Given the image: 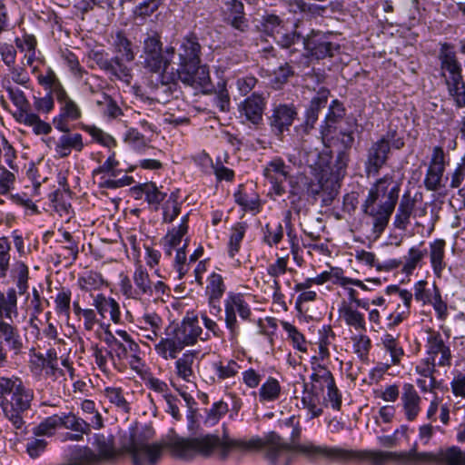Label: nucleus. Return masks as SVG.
<instances>
[{"instance_id": "obj_1", "label": "nucleus", "mask_w": 465, "mask_h": 465, "mask_svg": "<svg viewBox=\"0 0 465 465\" xmlns=\"http://www.w3.org/2000/svg\"><path fill=\"white\" fill-rule=\"evenodd\" d=\"M302 433L301 427L297 424L293 427L291 439L292 443L285 442L281 436L275 432H270L263 441L260 438L250 440H222L214 435H205L199 438L183 440L177 444V451L183 459H191L195 454L208 457L216 454L221 460H225L230 451L233 449L240 450H252L262 447L266 450V459L272 464L284 462L289 465L293 459V452L304 455L309 460H316L324 455L311 456L301 450V447L313 446L316 448H328L327 446H316L312 443L299 444L297 440Z\"/></svg>"}, {"instance_id": "obj_24", "label": "nucleus", "mask_w": 465, "mask_h": 465, "mask_svg": "<svg viewBox=\"0 0 465 465\" xmlns=\"http://www.w3.org/2000/svg\"><path fill=\"white\" fill-rule=\"evenodd\" d=\"M436 364L435 361L428 358L415 368L416 372L420 376L417 379V385L423 392H432L438 386V381L433 376L436 371Z\"/></svg>"}, {"instance_id": "obj_13", "label": "nucleus", "mask_w": 465, "mask_h": 465, "mask_svg": "<svg viewBox=\"0 0 465 465\" xmlns=\"http://www.w3.org/2000/svg\"><path fill=\"white\" fill-rule=\"evenodd\" d=\"M188 231L183 228L173 227L163 238L165 253L172 255L173 250H176L174 267L178 272V278L182 279L189 270V263H186L185 248L188 245L189 238L186 237Z\"/></svg>"}, {"instance_id": "obj_23", "label": "nucleus", "mask_w": 465, "mask_h": 465, "mask_svg": "<svg viewBox=\"0 0 465 465\" xmlns=\"http://www.w3.org/2000/svg\"><path fill=\"white\" fill-rule=\"evenodd\" d=\"M183 349V345L170 327L165 331V337H161L160 341L154 343L156 354L165 361L176 359Z\"/></svg>"}, {"instance_id": "obj_43", "label": "nucleus", "mask_w": 465, "mask_h": 465, "mask_svg": "<svg viewBox=\"0 0 465 465\" xmlns=\"http://www.w3.org/2000/svg\"><path fill=\"white\" fill-rule=\"evenodd\" d=\"M282 387L278 380L269 377L259 389V401L261 402L275 401L280 398Z\"/></svg>"}, {"instance_id": "obj_52", "label": "nucleus", "mask_w": 465, "mask_h": 465, "mask_svg": "<svg viewBox=\"0 0 465 465\" xmlns=\"http://www.w3.org/2000/svg\"><path fill=\"white\" fill-rule=\"evenodd\" d=\"M327 103V92L322 91L318 96L312 99L309 109L306 114V124L312 126L318 119V113Z\"/></svg>"}, {"instance_id": "obj_6", "label": "nucleus", "mask_w": 465, "mask_h": 465, "mask_svg": "<svg viewBox=\"0 0 465 465\" xmlns=\"http://www.w3.org/2000/svg\"><path fill=\"white\" fill-rule=\"evenodd\" d=\"M111 47L114 55L109 57L104 51L94 54V61L99 68L110 77L130 84L133 79V68L130 64L135 59V48L132 41L123 31L112 35Z\"/></svg>"}, {"instance_id": "obj_37", "label": "nucleus", "mask_w": 465, "mask_h": 465, "mask_svg": "<svg viewBox=\"0 0 465 465\" xmlns=\"http://www.w3.org/2000/svg\"><path fill=\"white\" fill-rule=\"evenodd\" d=\"M196 355V351H187L175 361L176 375L186 382H193L194 378L193 365Z\"/></svg>"}, {"instance_id": "obj_54", "label": "nucleus", "mask_w": 465, "mask_h": 465, "mask_svg": "<svg viewBox=\"0 0 465 465\" xmlns=\"http://www.w3.org/2000/svg\"><path fill=\"white\" fill-rule=\"evenodd\" d=\"M282 329L287 332L288 338L292 341L295 349L302 352L307 351L306 341L298 329L288 322H282Z\"/></svg>"}, {"instance_id": "obj_16", "label": "nucleus", "mask_w": 465, "mask_h": 465, "mask_svg": "<svg viewBox=\"0 0 465 465\" xmlns=\"http://www.w3.org/2000/svg\"><path fill=\"white\" fill-rule=\"evenodd\" d=\"M291 167L281 158H274L263 169V175L272 185L273 193L281 196L285 193L284 183L289 179Z\"/></svg>"}, {"instance_id": "obj_33", "label": "nucleus", "mask_w": 465, "mask_h": 465, "mask_svg": "<svg viewBox=\"0 0 465 465\" xmlns=\"http://www.w3.org/2000/svg\"><path fill=\"white\" fill-rule=\"evenodd\" d=\"M16 120L26 126L32 127L33 132L36 135L48 134L52 132L50 124L43 121L40 116L31 112L16 113Z\"/></svg>"}, {"instance_id": "obj_46", "label": "nucleus", "mask_w": 465, "mask_h": 465, "mask_svg": "<svg viewBox=\"0 0 465 465\" xmlns=\"http://www.w3.org/2000/svg\"><path fill=\"white\" fill-rule=\"evenodd\" d=\"M37 80L38 84L45 89H48L49 92L53 93L54 96L64 90V87L63 86L59 78L50 67L47 68L45 74H39L37 76Z\"/></svg>"}, {"instance_id": "obj_9", "label": "nucleus", "mask_w": 465, "mask_h": 465, "mask_svg": "<svg viewBox=\"0 0 465 465\" xmlns=\"http://www.w3.org/2000/svg\"><path fill=\"white\" fill-rule=\"evenodd\" d=\"M174 54L175 48L173 46L163 48L161 35L157 32L151 31L146 34L143 41L141 55L143 58V65L151 73H162L163 84H168L165 83L169 79V76H167V69L171 65Z\"/></svg>"}, {"instance_id": "obj_41", "label": "nucleus", "mask_w": 465, "mask_h": 465, "mask_svg": "<svg viewBox=\"0 0 465 465\" xmlns=\"http://www.w3.org/2000/svg\"><path fill=\"white\" fill-rule=\"evenodd\" d=\"M1 84L2 86L8 93L9 98L11 99L13 104L17 107V113L28 112L29 102L26 99L25 93L19 88L13 87L7 76H3Z\"/></svg>"}, {"instance_id": "obj_49", "label": "nucleus", "mask_w": 465, "mask_h": 465, "mask_svg": "<svg viewBox=\"0 0 465 465\" xmlns=\"http://www.w3.org/2000/svg\"><path fill=\"white\" fill-rule=\"evenodd\" d=\"M104 397L116 408L124 413L130 411L129 403L124 396L123 390L118 387H106L104 390Z\"/></svg>"}, {"instance_id": "obj_17", "label": "nucleus", "mask_w": 465, "mask_h": 465, "mask_svg": "<svg viewBox=\"0 0 465 465\" xmlns=\"http://www.w3.org/2000/svg\"><path fill=\"white\" fill-rule=\"evenodd\" d=\"M303 45L309 55L316 59H324L333 55L339 46L333 45L329 36L322 33H312L303 39Z\"/></svg>"}, {"instance_id": "obj_29", "label": "nucleus", "mask_w": 465, "mask_h": 465, "mask_svg": "<svg viewBox=\"0 0 465 465\" xmlns=\"http://www.w3.org/2000/svg\"><path fill=\"white\" fill-rule=\"evenodd\" d=\"M312 371L311 381L304 383L303 386L323 394L324 389L332 385L334 378L331 372L321 364L313 366Z\"/></svg>"}, {"instance_id": "obj_11", "label": "nucleus", "mask_w": 465, "mask_h": 465, "mask_svg": "<svg viewBox=\"0 0 465 465\" xmlns=\"http://www.w3.org/2000/svg\"><path fill=\"white\" fill-rule=\"evenodd\" d=\"M224 322L231 341L240 335L241 326L237 315L242 322L251 321L252 310L244 295L239 292H229L223 302Z\"/></svg>"}, {"instance_id": "obj_34", "label": "nucleus", "mask_w": 465, "mask_h": 465, "mask_svg": "<svg viewBox=\"0 0 465 465\" xmlns=\"http://www.w3.org/2000/svg\"><path fill=\"white\" fill-rule=\"evenodd\" d=\"M430 454L434 459L427 464L465 465V453L457 447L440 450L436 453L430 452Z\"/></svg>"}, {"instance_id": "obj_25", "label": "nucleus", "mask_w": 465, "mask_h": 465, "mask_svg": "<svg viewBox=\"0 0 465 465\" xmlns=\"http://www.w3.org/2000/svg\"><path fill=\"white\" fill-rule=\"evenodd\" d=\"M405 417L408 420H413L420 411L421 399L411 383H405L402 387L401 397Z\"/></svg>"}, {"instance_id": "obj_12", "label": "nucleus", "mask_w": 465, "mask_h": 465, "mask_svg": "<svg viewBox=\"0 0 465 465\" xmlns=\"http://www.w3.org/2000/svg\"><path fill=\"white\" fill-rule=\"evenodd\" d=\"M339 160L341 163H337L338 171L337 174H333L329 163H308V165L312 169L314 179L317 183L312 180L308 185V193L316 195L321 192H326L331 194L336 187L337 178L347 165V155L345 153L339 154Z\"/></svg>"}, {"instance_id": "obj_8", "label": "nucleus", "mask_w": 465, "mask_h": 465, "mask_svg": "<svg viewBox=\"0 0 465 465\" xmlns=\"http://www.w3.org/2000/svg\"><path fill=\"white\" fill-rule=\"evenodd\" d=\"M440 74L447 85L448 94L454 100L458 108L465 107V82L462 76L461 64L454 48L450 44L440 45L439 52Z\"/></svg>"}, {"instance_id": "obj_32", "label": "nucleus", "mask_w": 465, "mask_h": 465, "mask_svg": "<svg viewBox=\"0 0 465 465\" xmlns=\"http://www.w3.org/2000/svg\"><path fill=\"white\" fill-rule=\"evenodd\" d=\"M18 316L16 289L9 288L6 293L0 291V321Z\"/></svg>"}, {"instance_id": "obj_18", "label": "nucleus", "mask_w": 465, "mask_h": 465, "mask_svg": "<svg viewBox=\"0 0 465 465\" xmlns=\"http://www.w3.org/2000/svg\"><path fill=\"white\" fill-rule=\"evenodd\" d=\"M171 330L177 336L183 348L194 345L203 333V329L199 324L197 317H185L180 324L175 325Z\"/></svg>"}, {"instance_id": "obj_22", "label": "nucleus", "mask_w": 465, "mask_h": 465, "mask_svg": "<svg viewBox=\"0 0 465 465\" xmlns=\"http://www.w3.org/2000/svg\"><path fill=\"white\" fill-rule=\"evenodd\" d=\"M296 114L293 106L287 104H280L277 106L270 117V125L272 132L277 135H281L284 131L289 130Z\"/></svg>"}, {"instance_id": "obj_53", "label": "nucleus", "mask_w": 465, "mask_h": 465, "mask_svg": "<svg viewBox=\"0 0 465 465\" xmlns=\"http://www.w3.org/2000/svg\"><path fill=\"white\" fill-rule=\"evenodd\" d=\"M82 129L88 133L96 143L103 146L111 148L116 145V141L112 135L94 125H83Z\"/></svg>"}, {"instance_id": "obj_38", "label": "nucleus", "mask_w": 465, "mask_h": 465, "mask_svg": "<svg viewBox=\"0 0 465 465\" xmlns=\"http://www.w3.org/2000/svg\"><path fill=\"white\" fill-rule=\"evenodd\" d=\"M401 300L403 304H398L397 308L394 311L390 312L387 315L389 328H393L399 325L410 314L412 293L411 292H401Z\"/></svg>"}, {"instance_id": "obj_60", "label": "nucleus", "mask_w": 465, "mask_h": 465, "mask_svg": "<svg viewBox=\"0 0 465 465\" xmlns=\"http://www.w3.org/2000/svg\"><path fill=\"white\" fill-rule=\"evenodd\" d=\"M7 68L9 74L5 76L9 78L10 82L13 81L19 85L27 87L28 84L30 83V76L24 64L18 65L15 63L14 65L7 66Z\"/></svg>"}, {"instance_id": "obj_51", "label": "nucleus", "mask_w": 465, "mask_h": 465, "mask_svg": "<svg viewBox=\"0 0 465 465\" xmlns=\"http://www.w3.org/2000/svg\"><path fill=\"white\" fill-rule=\"evenodd\" d=\"M283 21L275 15H266L262 17V29L268 35L273 38L284 31Z\"/></svg>"}, {"instance_id": "obj_45", "label": "nucleus", "mask_w": 465, "mask_h": 465, "mask_svg": "<svg viewBox=\"0 0 465 465\" xmlns=\"http://www.w3.org/2000/svg\"><path fill=\"white\" fill-rule=\"evenodd\" d=\"M178 200V191L172 192L163 206V221L164 223H170L179 215L181 212V203Z\"/></svg>"}, {"instance_id": "obj_27", "label": "nucleus", "mask_w": 465, "mask_h": 465, "mask_svg": "<svg viewBox=\"0 0 465 465\" xmlns=\"http://www.w3.org/2000/svg\"><path fill=\"white\" fill-rule=\"evenodd\" d=\"M55 144L54 151L61 157L65 158L70 155L72 151L82 152L84 148L83 136L78 133L63 132Z\"/></svg>"}, {"instance_id": "obj_14", "label": "nucleus", "mask_w": 465, "mask_h": 465, "mask_svg": "<svg viewBox=\"0 0 465 465\" xmlns=\"http://www.w3.org/2000/svg\"><path fill=\"white\" fill-rule=\"evenodd\" d=\"M58 417L60 427H64V429L71 430L75 432L74 434H67V439L71 440H82L83 435H88L91 432L92 428L94 430H100L104 427V420L99 412L93 415L89 422L72 412L63 413L62 415H58Z\"/></svg>"}, {"instance_id": "obj_42", "label": "nucleus", "mask_w": 465, "mask_h": 465, "mask_svg": "<svg viewBox=\"0 0 465 465\" xmlns=\"http://www.w3.org/2000/svg\"><path fill=\"white\" fill-rule=\"evenodd\" d=\"M104 341L108 346L107 354L114 362H115L116 360L122 361L127 359L125 342L123 343L118 341L110 331L105 332Z\"/></svg>"}, {"instance_id": "obj_26", "label": "nucleus", "mask_w": 465, "mask_h": 465, "mask_svg": "<svg viewBox=\"0 0 465 465\" xmlns=\"http://www.w3.org/2000/svg\"><path fill=\"white\" fill-rule=\"evenodd\" d=\"M0 340L15 354L21 351L23 341L14 319L0 321Z\"/></svg>"}, {"instance_id": "obj_2", "label": "nucleus", "mask_w": 465, "mask_h": 465, "mask_svg": "<svg viewBox=\"0 0 465 465\" xmlns=\"http://www.w3.org/2000/svg\"><path fill=\"white\" fill-rule=\"evenodd\" d=\"M34 398V391L20 377L0 376V409L16 435L27 433L24 414L31 409Z\"/></svg>"}, {"instance_id": "obj_35", "label": "nucleus", "mask_w": 465, "mask_h": 465, "mask_svg": "<svg viewBox=\"0 0 465 465\" xmlns=\"http://www.w3.org/2000/svg\"><path fill=\"white\" fill-rule=\"evenodd\" d=\"M77 286L85 292H93L100 291L103 287L107 286L102 273L94 271H87L80 274L77 278Z\"/></svg>"}, {"instance_id": "obj_63", "label": "nucleus", "mask_w": 465, "mask_h": 465, "mask_svg": "<svg viewBox=\"0 0 465 465\" xmlns=\"http://www.w3.org/2000/svg\"><path fill=\"white\" fill-rule=\"evenodd\" d=\"M353 342V351L361 360L367 359L371 343L367 335L358 334L351 338Z\"/></svg>"}, {"instance_id": "obj_59", "label": "nucleus", "mask_w": 465, "mask_h": 465, "mask_svg": "<svg viewBox=\"0 0 465 465\" xmlns=\"http://www.w3.org/2000/svg\"><path fill=\"white\" fill-rule=\"evenodd\" d=\"M163 319L155 312L144 313L137 319L136 327L139 331L149 329L162 330Z\"/></svg>"}, {"instance_id": "obj_61", "label": "nucleus", "mask_w": 465, "mask_h": 465, "mask_svg": "<svg viewBox=\"0 0 465 465\" xmlns=\"http://www.w3.org/2000/svg\"><path fill=\"white\" fill-rule=\"evenodd\" d=\"M59 426V417L58 415H53L42 422H40L37 426L33 429V433L35 436H51L54 434L56 428Z\"/></svg>"}, {"instance_id": "obj_31", "label": "nucleus", "mask_w": 465, "mask_h": 465, "mask_svg": "<svg viewBox=\"0 0 465 465\" xmlns=\"http://www.w3.org/2000/svg\"><path fill=\"white\" fill-rule=\"evenodd\" d=\"M339 317L356 331L366 329V322L363 313L353 308L351 304L342 302L338 310Z\"/></svg>"}, {"instance_id": "obj_44", "label": "nucleus", "mask_w": 465, "mask_h": 465, "mask_svg": "<svg viewBox=\"0 0 465 465\" xmlns=\"http://www.w3.org/2000/svg\"><path fill=\"white\" fill-rule=\"evenodd\" d=\"M381 343L391 356V364L398 365L404 356V351L398 340L391 334L386 333L381 337Z\"/></svg>"}, {"instance_id": "obj_28", "label": "nucleus", "mask_w": 465, "mask_h": 465, "mask_svg": "<svg viewBox=\"0 0 465 465\" xmlns=\"http://www.w3.org/2000/svg\"><path fill=\"white\" fill-rule=\"evenodd\" d=\"M93 306L96 309L102 318H105L109 315L110 319L114 323H118L120 322V306L114 299L99 293L94 297Z\"/></svg>"}, {"instance_id": "obj_56", "label": "nucleus", "mask_w": 465, "mask_h": 465, "mask_svg": "<svg viewBox=\"0 0 465 465\" xmlns=\"http://www.w3.org/2000/svg\"><path fill=\"white\" fill-rule=\"evenodd\" d=\"M15 285L16 294L25 295L28 294V267L22 262H16L15 264Z\"/></svg>"}, {"instance_id": "obj_4", "label": "nucleus", "mask_w": 465, "mask_h": 465, "mask_svg": "<svg viewBox=\"0 0 465 465\" xmlns=\"http://www.w3.org/2000/svg\"><path fill=\"white\" fill-rule=\"evenodd\" d=\"M400 189L401 184L392 173L385 174L370 188L362 211L371 219L375 234H381L387 227L398 202Z\"/></svg>"}, {"instance_id": "obj_47", "label": "nucleus", "mask_w": 465, "mask_h": 465, "mask_svg": "<svg viewBox=\"0 0 465 465\" xmlns=\"http://www.w3.org/2000/svg\"><path fill=\"white\" fill-rule=\"evenodd\" d=\"M319 360L324 361L330 357L329 346L332 343L335 334L330 326H323L319 331Z\"/></svg>"}, {"instance_id": "obj_15", "label": "nucleus", "mask_w": 465, "mask_h": 465, "mask_svg": "<svg viewBox=\"0 0 465 465\" xmlns=\"http://www.w3.org/2000/svg\"><path fill=\"white\" fill-rule=\"evenodd\" d=\"M59 104V114L53 119L54 128L60 132H69V121H77L82 117L80 106L69 96L66 90L56 94Z\"/></svg>"}, {"instance_id": "obj_50", "label": "nucleus", "mask_w": 465, "mask_h": 465, "mask_svg": "<svg viewBox=\"0 0 465 465\" xmlns=\"http://www.w3.org/2000/svg\"><path fill=\"white\" fill-rule=\"evenodd\" d=\"M48 356L49 360L47 364H45V371L42 376L54 381L64 376V371L58 367V357L55 348H48Z\"/></svg>"}, {"instance_id": "obj_3", "label": "nucleus", "mask_w": 465, "mask_h": 465, "mask_svg": "<svg viewBox=\"0 0 465 465\" xmlns=\"http://www.w3.org/2000/svg\"><path fill=\"white\" fill-rule=\"evenodd\" d=\"M302 451L311 456L324 455L326 459L338 462H350L353 460H368L373 465H382L387 460H393L401 464H427L433 460L434 457L430 452H418L416 446L409 451L402 452H383V451H356L352 450L333 448H316L306 446L300 448Z\"/></svg>"}, {"instance_id": "obj_64", "label": "nucleus", "mask_w": 465, "mask_h": 465, "mask_svg": "<svg viewBox=\"0 0 465 465\" xmlns=\"http://www.w3.org/2000/svg\"><path fill=\"white\" fill-rule=\"evenodd\" d=\"M142 192L150 204L159 205L166 196V193L161 192L153 183H144L142 186Z\"/></svg>"}, {"instance_id": "obj_62", "label": "nucleus", "mask_w": 465, "mask_h": 465, "mask_svg": "<svg viewBox=\"0 0 465 465\" xmlns=\"http://www.w3.org/2000/svg\"><path fill=\"white\" fill-rule=\"evenodd\" d=\"M283 237V228L281 223L274 227L267 223L263 228V242L269 246L277 245Z\"/></svg>"}, {"instance_id": "obj_10", "label": "nucleus", "mask_w": 465, "mask_h": 465, "mask_svg": "<svg viewBox=\"0 0 465 465\" xmlns=\"http://www.w3.org/2000/svg\"><path fill=\"white\" fill-rule=\"evenodd\" d=\"M404 146V141L397 135L395 130H390L378 141L373 143L368 150L365 170L368 176H375L381 168L386 163L391 147L401 149Z\"/></svg>"}, {"instance_id": "obj_48", "label": "nucleus", "mask_w": 465, "mask_h": 465, "mask_svg": "<svg viewBox=\"0 0 465 465\" xmlns=\"http://www.w3.org/2000/svg\"><path fill=\"white\" fill-rule=\"evenodd\" d=\"M28 366L30 371L35 377H42L45 371V364H47L49 356L48 350L45 354L36 352L35 349L30 350Z\"/></svg>"}, {"instance_id": "obj_7", "label": "nucleus", "mask_w": 465, "mask_h": 465, "mask_svg": "<svg viewBox=\"0 0 465 465\" xmlns=\"http://www.w3.org/2000/svg\"><path fill=\"white\" fill-rule=\"evenodd\" d=\"M154 436L152 427L144 426L134 430L123 443L122 450L128 454L134 465H156L163 455V445L151 442Z\"/></svg>"}, {"instance_id": "obj_40", "label": "nucleus", "mask_w": 465, "mask_h": 465, "mask_svg": "<svg viewBox=\"0 0 465 465\" xmlns=\"http://www.w3.org/2000/svg\"><path fill=\"white\" fill-rule=\"evenodd\" d=\"M445 241L437 239L430 244V258L431 267L437 276H440L446 263L444 262Z\"/></svg>"}, {"instance_id": "obj_5", "label": "nucleus", "mask_w": 465, "mask_h": 465, "mask_svg": "<svg viewBox=\"0 0 465 465\" xmlns=\"http://www.w3.org/2000/svg\"><path fill=\"white\" fill-rule=\"evenodd\" d=\"M201 45L196 36L187 35L183 38L178 48L179 64L176 72H172L165 83L180 80L186 85L205 87L210 82L209 70L201 65Z\"/></svg>"}, {"instance_id": "obj_57", "label": "nucleus", "mask_w": 465, "mask_h": 465, "mask_svg": "<svg viewBox=\"0 0 465 465\" xmlns=\"http://www.w3.org/2000/svg\"><path fill=\"white\" fill-rule=\"evenodd\" d=\"M246 229L247 225L242 223H239L232 227L229 241V255L232 258L238 252Z\"/></svg>"}, {"instance_id": "obj_55", "label": "nucleus", "mask_w": 465, "mask_h": 465, "mask_svg": "<svg viewBox=\"0 0 465 465\" xmlns=\"http://www.w3.org/2000/svg\"><path fill=\"white\" fill-rule=\"evenodd\" d=\"M427 253L425 249L421 250L418 247H411L408 254L404 257V265L402 268V272L406 274H411L417 267L418 263L422 260V258Z\"/></svg>"}, {"instance_id": "obj_30", "label": "nucleus", "mask_w": 465, "mask_h": 465, "mask_svg": "<svg viewBox=\"0 0 465 465\" xmlns=\"http://www.w3.org/2000/svg\"><path fill=\"white\" fill-rule=\"evenodd\" d=\"M302 404L308 411L310 419L317 418L323 412V394L303 386Z\"/></svg>"}, {"instance_id": "obj_39", "label": "nucleus", "mask_w": 465, "mask_h": 465, "mask_svg": "<svg viewBox=\"0 0 465 465\" xmlns=\"http://www.w3.org/2000/svg\"><path fill=\"white\" fill-rule=\"evenodd\" d=\"M133 281L136 292V300H142L143 296L152 297L153 282L150 280L146 269L137 266L133 274Z\"/></svg>"}, {"instance_id": "obj_19", "label": "nucleus", "mask_w": 465, "mask_h": 465, "mask_svg": "<svg viewBox=\"0 0 465 465\" xmlns=\"http://www.w3.org/2000/svg\"><path fill=\"white\" fill-rule=\"evenodd\" d=\"M427 353L430 360L436 362V357L440 354L437 364L439 366H450L451 364V352L448 345L445 344L441 334L435 331L428 332L426 342Z\"/></svg>"}, {"instance_id": "obj_58", "label": "nucleus", "mask_w": 465, "mask_h": 465, "mask_svg": "<svg viewBox=\"0 0 465 465\" xmlns=\"http://www.w3.org/2000/svg\"><path fill=\"white\" fill-rule=\"evenodd\" d=\"M11 242L5 236L0 237V278H5L10 266Z\"/></svg>"}, {"instance_id": "obj_21", "label": "nucleus", "mask_w": 465, "mask_h": 465, "mask_svg": "<svg viewBox=\"0 0 465 465\" xmlns=\"http://www.w3.org/2000/svg\"><path fill=\"white\" fill-rule=\"evenodd\" d=\"M226 287L222 275L213 272L207 280L205 294L208 298L210 312L216 314L221 312L220 300L225 292Z\"/></svg>"}, {"instance_id": "obj_36", "label": "nucleus", "mask_w": 465, "mask_h": 465, "mask_svg": "<svg viewBox=\"0 0 465 465\" xmlns=\"http://www.w3.org/2000/svg\"><path fill=\"white\" fill-rule=\"evenodd\" d=\"M414 207L415 201L409 194H404L401 199L394 217L393 224L397 229L406 230L410 223V218Z\"/></svg>"}, {"instance_id": "obj_20", "label": "nucleus", "mask_w": 465, "mask_h": 465, "mask_svg": "<svg viewBox=\"0 0 465 465\" xmlns=\"http://www.w3.org/2000/svg\"><path fill=\"white\" fill-rule=\"evenodd\" d=\"M264 98L253 93L239 104L241 117L253 124H258L262 120V114L265 108Z\"/></svg>"}]
</instances>
